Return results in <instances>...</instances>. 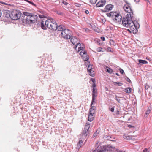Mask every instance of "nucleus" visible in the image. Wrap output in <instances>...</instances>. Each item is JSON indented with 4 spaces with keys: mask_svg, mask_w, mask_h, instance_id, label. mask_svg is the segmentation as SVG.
<instances>
[{
    "mask_svg": "<svg viewBox=\"0 0 152 152\" xmlns=\"http://www.w3.org/2000/svg\"><path fill=\"white\" fill-rule=\"evenodd\" d=\"M133 16L132 14H127L126 17L123 18L122 23L123 26L126 28H129L130 30L134 31L137 29V26L132 20Z\"/></svg>",
    "mask_w": 152,
    "mask_h": 152,
    "instance_id": "obj_1",
    "label": "nucleus"
},
{
    "mask_svg": "<svg viewBox=\"0 0 152 152\" xmlns=\"http://www.w3.org/2000/svg\"><path fill=\"white\" fill-rule=\"evenodd\" d=\"M45 23L47 27L53 30H57L62 32L65 29L63 25H60L58 26L55 21L52 18L48 19L45 21Z\"/></svg>",
    "mask_w": 152,
    "mask_h": 152,
    "instance_id": "obj_2",
    "label": "nucleus"
},
{
    "mask_svg": "<svg viewBox=\"0 0 152 152\" xmlns=\"http://www.w3.org/2000/svg\"><path fill=\"white\" fill-rule=\"evenodd\" d=\"M90 80L93 83V88L92 94V99L91 103V108L90 110L89 114L88 115V120L90 121H91L93 120L95 116V107L94 106H93V104L94 102L95 99V79H94L91 78Z\"/></svg>",
    "mask_w": 152,
    "mask_h": 152,
    "instance_id": "obj_3",
    "label": "nucleus"
},
{
    "mask_svg": "<svg viewBox=\"0 0 152 152\" xmlns=\"http://www.w3.org/2000/svg\"><path fill=\"white\" fill-rule=\"evenodd\" d=\"M23 14L25 16L23 20V22L28 24L33 23L37 21L38 19V16L31 13L23 12Z\"/></svg>",
    "mask_w": 152,
    "mask_h": 152,
    "instance_id": "obj_4",
    "label": "nucleus"
},
{
    "mask_svg": "<svg viewBox=\"0 0 152 152\" xmlns=\"http://www.w3.org/2000/svg\"><path fill=\"white\" fill-rule=\"evenodd\" d=\"M10 17V18L13 20H16L20 18L21 16V13L18 11L14 10L10 14H8L6 17Z\"/></svg>",
    "mask_w": 152,
    "mask_h": 152,
    "instance_id": "obj_5",
    "label": "nucleus"
},
{
    "mask_svg": "<svg viewBox=\"0 0 152 152\" xmlns=\"http://www.w3.org/2000/svg\"><path fill=\"white\" fill-rule=\"evenodd\" d=\"M61 35L62 37L66 39H70L72 36V32L69 29H65L61 32Z\"/></svg>",
    "mask_w": 152,
    "mask_h": 152,
    "instance_id": "obj_6",
    "label": "nucleus"
},
{
    "mask_svg": "<svg viewBox=\"0 0 152 152\" xmlns=\"http://www.w3.org/2000/svg\"><path fill=\"white\" fill-rule=\"evenodd\" d=\"M70 41L75 46V48H76L77 46H80L81 45L80 43L79 42L78 40L75 37H72L70 39Z\"/></svg>",
    "mask_w": 152,
    "mask_h": 152,
    "instance_id": "obj_7",
    "label": "nucleus"
},
{
    "mask_svg": "<svg viewBox=\"0 0 152 152\" xmlns=\"http://www.w3.org/2000/svg\"><path fill=\"white\" fill-rule=\"evenodd\" d=\"M80 54L84 61H87L88 60L89 57L88 56L86 51L82 50L80 52Z\"/></svg>",
    "mask_w": 152,
    "mask_h": 152,
    "instance_id": "obj_8",
    "label": "nucleus"
},
{
    "mask_svg": "<svg viewBox=\"0 0 152 152\" xmlns=\"http://www.w3.org/2000/svg\"><path fill=\"white\" fill-rule=\"evenodd\" d=\"M123 9L125 12L129 13L128 14L132 15L133 14L132 11L129 5L127 4L125 5L123 7Z\"/></svg>",
    "mask_w": 152,
    "mask_h": 152,
    "instance_id": "obj_9",
    "label": "nucleus"
},
{
    "mask_svg": "<svg viewBox=\"0 0 152 152\" xmlns=\"http://www.w3.org/2000/svg\"><path fill=\"white\" fill-rule=\"evenodd\" d=\"M97 148V152H103L106 151V145L99 146Z\"/></svg>",
    "mask_w": 152,
    "mask_h": 152,
    "instance_id": "obj_10",
    "label": "nucleus"
},
{
    "mask_svg": "<svg viewBox=\"0 0 152 152\" xmlns=\"http://www.w3.org/2000/svg\"><path fill=\"white\" fill-rule=\"evenodd\" d=\"M113 7V5L111 4L107 5L105 6V8L104 9V10H102V11L104 12L108 11L109 10H112Z\"/></svg>",
    "mask_w": 152,
    "mask_h": 152,
    "instance_id": "obj_11",
    "label": "nucleus"
},
{
    "mask_svg": "<svg viewBox=\"0 0 152 152\" xmlns=\"http://www.w3.org/2000/svg\"><path fill=\"white\" fill-rule=\"evenodd\" d=\"M106 1L105 0H101L99 1L96 4V6L97 7H103L105 4Z\"/></svg>",
    "mask_w": 152,
    "mask_h": 152,
    "instance_id": "obj_12",
    "label": "nucleus"
},
{
    "mask_svg": "<svg viewBox=\"0 0 152 152\" xmlns=\"http://www.w3.org/2000/svg\"><path fill=\"white\" fill-rule=\"evenodd\" d=\"M115 15H115L116 16L115 18V19L116 22H121V21L122 19L121 16L118 13H115Z\"/></svg>",
    "mask_w": 152,
    "mask_h": 152,
    "instance_id": "obj_13",
    "label": "nucleus"
},
{
    "mask_svg": "<svg viewBox=\"0 0 152 152\" xmlns=\"http://www.w3.org/2000/svg\"><path fill=\"white\" fill-rule=\"evenodd\" d=\"M115 149V148L114 147H113L110 145H109L107 146L106 145V150L108 151H114Z\"/></svg>",
    "mask_w": 152,
    "mask_h": 152,
    "instance_id": "obj_14",
    "label": "nucleus"
},
{
    "mask_svg": "<svg viewBox=\"0 0 152 152\" xmlns=\"http://www.w3.org/2000/svg\"><path fill=\"white\" fill-rule=\"evenodd\" d=\"M83 141L82 140H80L79 142H78L77 144V146L76 147V149L79 150L81 147L82 145L83 144Z\"/></svg>",
    "mask_w": 152,
    "mask_h": 152,
    "instance_id": "obj_15",
    "label": "nucleus"
},
{
    "mask_svg": "<svg viewBox=\"0 0 152 152\" xmlns=\"http://www.w3.org/2000/svg\"><path fill=\"white\" fill-rule=\"evenodd\" d=\"M88 134V131L84 130L82 133L83 137H86Z\"/></svg>",
    "mask_w": 152,
    "mask_h": 152,
    "instance_id": "obj_16",
    "label": "nucleus"
},
{
    "mask_svg": "<svg viewBox=\"0 0 152 152\" xmlns=\"http://www.w3.org/2000/svg\"><path fill=\"white\" fill-rule=\"evenodd\" d=\"M90 127V124L89 123H87L85 126V127L84 130H86V131H88V130L89 129Z\"/></svg>",
    "mask_w": 152,
    "mask_h": 152,
    "instance_id": "obj_17",
    "label": "nucleus"
},
{
    "mask_svg": "<svg viewBox=\"0 0 152 152\" xmlns=\"http://www.w3.org/2000/svg\"><path fill=\"white\" fill-rule=\"evenodd\" d=\"M105 68L106 69V71L110 73H111L113 71L110 68L108 67L107 66H105Z\"/></svg>",
    "mask_w": 152,
    "mask_h": 152,
    "instance_id": "obj_18",
    "label": "nucleus"
},
{
    "mask_svg": "<svg viewBox=\"0 0 152 152\" xmlns=\"http://www.w3.org/2000/svg\"><path fill=\"white\" fill-rule=\"evenodd\" d=\"M131 90L132 89L131 88L128 87L125 88L124 91L126 93H129L131 92Z\"/></svg>",
    "mask_w": 152,
    "mask_h": 152,
    "instance_id": "obj_19",
    "label": "nucleus"
},
{
    "mask_svg": "<svg viewBox=\"0 0 152 152\" xmlns=\"http://www.w3.org/2000/svg\"><path fill=\"white\" fill-rule=\"evenodd\" d=\"M89 72V75L91 76L94 77L95 75V72L94 70H92Z\"/></svg>",
    "mask_w": 152,
    "mask_h": 152,
    "instance_id": "obj_20",
    "label": "nucleus"
},
{
    "mask_svg": "<svg viewBox=\"0 0 152 152\" xmlns=\"http://www.w3.org/2000/svg\"><path fill=\"white\" fill-rule=\"evenodd\" d=\"M44 23L45 24L43 21H42L41 22V27L43 29H46V28L44 25Z\"/></svg>",
    "mask_w": 152,
    "mask_h": 152,
    "instance_id": "obj_21",
    "label": "nucleus"
},
{
    "mask_svg": "<svg viewBox=\"0 0 152 152\" xmlns=\"http://www.w3.org/2000/svg\"><path fill=\"white\" fill-rule=\"evenodd\" d=\"M138 61L140 64H146L148 63L146 61L142 60H139Z\"/></svg>",
    "mask_w": 152,
    "mask_h": 152,
    "instance_id": "obj_22",
    "label": "nucleus"
},
{
    "mask_svg": "<svg viewBox=\"0 0 152 152\" xmlns=\"http://www.w3.org/2000/svg\"><path fill=\"white\" fill-rule=\"evenodd\" d=\"M151 109H150L149 108H148V110L146 111V113L145 115V117H147L148 116V115L150 113Z\"/></svg>",
    "mask_w": 152,
    "mask_h": 152,
    "instance_id": "obj_23",
    "label": "nucleus"
},
{
    "mask_svg": "<svg viewBox=\"0 0 152 152\" xmlns=\"http://www.w3.org/2000/svg\"><path fill=\"white\" fill-rule=\"evenodd\" d=\"M124 138L128 140H130L131 139H132V137L129 135L124 136Z\"/></svg>",
    "mask_w": 152,
    "mask_h": 152,
    "instance_id": "obj_24",
    "label": "nucleus"
},
{
    "mask_svg": "<svg viewBox=\"0 0 152 152\" xmlns=\"http://www.w3.org/2000/svg\"><path fill=\"white\" fill-rule=\"evenodd\" d=\"M114 84L116 86H121L123 85V84L122 83L120 82H114Z\"/></svg>",
    "mask_w": 152,
    "mask_h": 152,
    "instance_id": "obj_25",
    "label": "nucleus"
},
{
    "mask_svg": "<svg viewBox=\"0 0 152 152\" xmlns=\"http://www.w3.org/2000/svg\"><path fill=\"white\" fill-rule=\"evenodd\" d=\"M92 65L90 64L88 65V67L87 70L89 72V71H90V70H93V69L92 68Z\"/></svg>",
    "mask_w": 152,
    "mask_h": 152,
    "instance_id": "obj_26",
    "label": "nucleus"
},
{
    "mask_svg": "<svg viewBox=\"0 0 152 152\" xmlns=\"http://www.w3.org/2000/svg\"><path fill=\"white\" fill-rule=\"evenodd\" d=\"M110 44L112 45H113L114 46L115 45V42L113 40H112V39L110 40Z\"/></svg>",
    "mask_w": 152,
    "mask_h": 152,
    "instance_id": "obj_27",
    "label": "nucleus"
},
{
    "mask_svg": "<svg viewBox=\"0 0 152 152\" xmlns=\"http://www.w3.org/2000/svg\"><path fill=\"white\" fill-rule=\"evenodd\" d=\"M115 13H116L115 12H111L110 14V16H115V17L116 16L115 15H115Z\"/></svg>",
    "mask_w": 152,
    "mask_h": 152,
    "instance_id": "obj_28",
    "label": "nucleus"
},
{
    "mask_svg": "<svg viewBox=\"0 0 152 152\" xmlns=\"http://www.w3.org/2000/svg\"><path fill=\"white\" fill-rule=\"evenodd\" d=\"M56 12L57 14L59 15H62L63 14L62 12L59 10L56 11Z\"/></svg>",
    "mask_w": 152,
    "mask_h": 152,
    "instance_id": "obj_29",
    "label": "nucleus"
},
{
    "mask_svg": "<svg viewBox=\"0 0 152 152\" xmlns=\"http://www.w3.org/2000/svg\"><path fill=\"white\" fill-rule=\"evenodd\" d=\"M104 138L105 139H106L107 140H109L110 139V138H111V137L108 136H107V135H106V136H104Z\"/></svg>",
    "mask_w": 152,
    "mask_h": 152,
    "instance_id": "obj_30",
    "label": "nucleus"
},
{
    "mask_svg": "<svg viewBox=\"0 0 152 152\" xmlns=\"http://www.w3.org/2000/svg\"><path fill=\"white\" fill-rule=\"evenodd\" d=\"M80 46H80H80L78 47V51H79L80 50L84 49V48L83 47H81Z\"/></svg>",
    "mask_w": 152,
    "mask_h": 152,
    "instance_id": "obj_31",
    "label": "nucleus"
},
{
    "mask_svg": "<svg viewBox=\"0 0 152 152\" xmlns=\"http://www.w3.org/2000/svg\"><path fill=\"white\" fill-rule=\"evenodd\" d=\"M125 79L129 82L131 83V81L127 77H126Z\"/></svg>",
    "mask_w": 152,
    "mask_h": 152,
    "instance_id": "obj_32",
    "label": "nucleus"
},
{
    "mask_svg": "<svg viewBox=\"0 0 152 152\" xmlns=\"http://www.w3.org/2000/svg\"><path fill=\"white\" fill-rule=\"evenodd\" d=\"M90 2L91 4H95V0H90Z\"/></svg>",
    "mask_w": 152,
    "mask_h": 152,
    "instance_id": "obj_33",
    "label": "nucleus"
},
{
    "mask_svg": "<svg viewBox=\"0 0 152 152\" xmlns=\"http://www.w3.org/2000/svg\"><path fill=\"white\" fill-rule=\"evenodd\" d=\"M63 3L65 5H68L69 6H70V4L68 3L66 1H63Z\"/></svg>",
    "mask_w": 152,
    "mask_h": 152,
    "instance_id": "obj_34",
    "label": "nucleus"
},
{
    "mask_svg": "<svg viewBox=\"0 0 152 152\" xmlns=\"http://www.w3.org/2000/svg\"><path fill=\"white\" fill-rule=\"evenodd\" d=\"M74 4L77 7H79L80 6V4L79 3H75Z\"/></svg>",
    "mask_w": 152,
    "mask_h": 152,
    "instance_id": "obj_35",
    "label": "nucleus"
},
{
    "mask_svg": "<svg viewBox=\"0 0 152 152\" xmlns=\"http://www.w3.org/2000/svg\"><path fill=\"white\" fill-rule=\"evenodd\" d=\"M118 98H119L116 97L115 98V99H116L117 101H118V102H119L120 103H121V101H120V99H118Z\"/></svg>",
    "mask_w": 152,
    "mask_h": 152,
    "instance_id": "obj_36",
    "label": "nucleus"
},
{
    "mask_svg": "<svg viewBox=\"0 0 152 152\" xmlns=\"http://www.w3.org/2000/svg\"><path fill=\"white\" fill-rule=\"evenodd\" d=\"M25 1L27 2H28V3L32 4L33 5H34V4L31 1H30L28 0H25Z\"/></svg>",
    "mask_w": 152,
    "mask_h": 152,
    "instance_id": "obj_37",
    "label": "nucleus"
},
{
    "mask_svg": "<svg viewBox=\"0 0 152 152\" xmlns=\"http://www.w3.org/2000/svg\"><path fill=\"white\" fill-rule=\"evenodd\" d=\"M119 71L120 72H121V73L123 74L124 73V70L122 69H121V68H120L119 69Z\"/></svg>",
    "mask_w": 152,
    "mask_h": 152,
    "instance_id": "obj_38",
    "label": "nucleus"
},
{
    "mask_svg": "<svg viewBox=\"0 0 152 152\" xmlns=\"http://www.w3.org/2000/svg\"><path fill=\"white\" fill-rule=\"evenodd\" d=\"M86 61V62L85 63V64L86 66H87L89 64L90 62H89V61H88V60L87 61Z\"/></svg>",
    "mask_w": 152,
    "mask_h": 152,
    "instance_id": "obj_39",
    "label": "nucleus"
},
{
    "mask_svg": "<svg viewBox=\"0 0 152 152\" xmlns=\"http://www.w3.org/2000/svg\"><path fill=\"white\" fill-rule=\"evenodd\" d=\"M115 152H122L121 151L118 150L116 148H115Z\"/></svg>",
    "mask_w": 152,
    "mask_h": 152,
    "instance_id": "obj_40",
    "label": "nucleus"
},
{
    "mask_svg": "<svg viewBox=\"0 0 152 152\" xmlns=\"http://www.w3.org/2000/svg\"><path fill=\"white\" fill-rule=\"evenodd\" d=\"M102 48H97V50L98 52H100L101 51Z\"/></svg>",
    "mask_w": 152,
    "mask_h": 152,
    "instance_id": "obj_41",
    "label": "nucleus"
},
{
    "mask_svg": "<svg viewBox=\"0 0 152 152\" xmlns=\"http://www.w3.org/2000/svg\"><path fill=\"white\" fill-rule=\"evenodd\" d=\"M107 50H108V51H110V52H111L112 51H111V48H110V47H108L107 48Z\"/></svg>",
    "mask_w": 152,
    "mask_h": 152,
    "instance_id": "obj_42",
    "label": "nucleus"
},
{
    "mask_svg": "<svg viewBox=\"0 0 152 152\" xmlns=\"http://www.w3.org/2000/svg\"><path fill=\"white\" fill-rule=\"evenodd\" d=\"M114 110V107H112L111 108L110 111L112 112H113Z\"/></svg>",
    "mask_w": 152,
    "mask_h": 152,
    "instance_id": "obj_43",
    "label": "nucleus"
},
{
    "mask_svg": "<svg viewBox=\"0 0 152 152\" xmlns=\"http://www.w3.org/2000/svg\"><path fill=\"white\" fill-rule=\"evenodd\" d=\"M143 152H148V149L147 148H145L144 150H143Z\"/></svg>",
    "mask_w": 152,
    "mask_h": 152,
    "instance_id": "obj_44",
    "label": "nucleus"
},
{
    "mask_svg": "<svg viewBox=\"0 0 152 152\" xmlns=\"http://www.w3.org/2000/svg\"><path fill=\"white\" fill-rule=\"evenodd\" d=\"M101 39L102 41H104L105 40V38L103 37H101Z\"/></svg>",
    "mask_w": 152,
    "mask_h": 152,
    "instance_id": "obj_45",
    "label": "nucleus"
},
{
    "mask_svg": "<svg viewBox=\"0 0 152 152\" xmlns=\"http://www.w3.org/2000/svg\"><path fill=\"white\" fill-rule=\"evenodd\" d=\"M99 130H97V131L96 132V134H98L99 133Z\"/></svg>",
    "mask_w": 152,
    "mask_h": 152,
    "instance_id": "obj_46",
    "label": "nucleus"
},
{
    "mask_svg": "<svg viewBox=\"0 0 152 152\" xmlns=\"http://www.w3.org/2000/svg\"><path fill=\"white\" fill-rule=\"evenodd\" d=\"M85 13L86 14H88L89 13V11L88 10H86L85 11Z\"/></svg>",
    "mask_w": 152,
    "mask_h": 152,
    "instance_id": "obj_47",
    "label": "nucleus"
},
{
    "mask_svg": "<svg viewBox=\"0 0 152 152\" xmlns=\"http://www.w3.org/2000/svg\"><path fill=\"white\" fill-rule=\"evenodd\" d=\"M145 89H148V86H145Z\"/></svg>",
    "mask_w": 152,
    "mask_h": 152,
    "instance_id": "obj_48",
    "label": "nucleus"
},
{
    "mask_svg": "<svg viewBox=\"0 0 152 152\" xmlns=\"http://www.w3.org/2000/svg\"><path fill=\"white\" fill-rule=\"evenodd\" d=\"M116 114H119V111L118 110H117L116 111Z\"/></svg>",
    "mask_w": 152,
    "mask_h": 152,
    "instance_id": "obj_49",
    "label": "nucleus"
},
{
    "mask_svg": "<svg viewBox=\"0 0 152 152\" xmlns=\"http://www.w3.org/2000/svg\"><path fill=\"white\" fill-rule=\"evenodd\" d=\"M1 10H0V17H1Z\"/></svg>",
    "mask_w": 152,
    "mask_h": 152,
    "instance_id": "obj_50",
    "label": "nucleus"
},
{
    "mask_svg": "<svg viewBox=\"0 0 152 152\" xmlns=\"http://www.w3.org/2000/svg\"><path fill=\"white\" fill-rule=\"evenodd\" d=\"M42 15H39V17H40V18H42L43 17H42Z\"/></svg>",
    "mask_w": 152,
    "mask_h": 152,
    "instance_id": "obj_51",
    "label": "nucleus"
},
{
    "mask_svg": "<svg viewBox=\"0 0 152 152\" xmlns=\"http://www.w3.org/2000/svg\"><path fill=\"white\" fill-rule=\"evenodd\" d=\"M105 90H106V91H107V90H108V89H107V87H105Z\"/></svg>",
    "mask_w": 152,
    "mask_h": 152,
    "instance_id": "obj_52",
    "label": "nucleus"
},
{
    "mask_svg": "<svg viewBox=\"0 0 152 152\" xmlns=\"http://www.w3.org/2000/svg\"><path fill=\"white\" fill-rule=\"evenodd\" d=\"M2 3L3 4H6V5H7V4H6L5 3V2H2Z\"/></svg>",
    "mask_w": 152,
    "mask_h": 152,
    "instance_id": "obj_53",
    "label": "nucleus"
},
{
    "mask_svg": "<svg viewBox=\"0 0 152 152\" xmlns=\"http://www.w3.org/2000/svg\"><path fill=\"white\" fill-rule=\"evenodd\" d=\"M116 75H117V76H119V74H118V73H116Z\"/></svg>",
    "mask_w": 152,
    "mask_h": 152,
    "instance_id": "obj_54",
    "label": "nucleus"
},
{
    "mask_svg": "<svg viewBox=\"0 0 152 152\" xmlns=\"http://www.w3.org/2000/svg\"><path fill=\"white\" fill-rule=\"evenodd\" d=\"M110 13H109V14H108V15H107L108 16H109V17H110Z\"/></svg>",
    "mask_w": 152,
    "mask_h": 152,
    "instance_id": "obj_55",
    "label": "nucleus"
},
{
    "mask_svg": "<svg viewBox=\"0 0 152 152\" xmlns=\"http://www.w3.org/2000/svg\"><path fill=\"white\" fill-rule=\"evenodd\" d=\"M139 0H137L136 1V2H137V3L139 1Z\"/></svg>",
    "mask_w": 152,
    "mask_h": 152,
    "instance_id": "obj_56",
    "label": "nucleus"
},
{
    "mask_svg": "<svg viewBox=\"0 0 152 152\" xmlns=\"http://www.w3.org/2000/svg\"><path fill=\"white\" fill-rule=\"evenodd\" d=\"M92 152H95V150H94Z\"/></svg>",
    "mask_w": 152,
    "mask_h": 152,
    "instance_id": "obj_57",
    "label": "nucleus"
},
{
    "mask_svg": "<svg viewBox=\"0 0 152 152\" xmlns=\"http://www.w3.org/2000/svg\"><path fill=\"white\" fill-rule=\"evenodd\" d=\"M94 134H95V133H94V135H93V137H95V136H94Z\"/></svg>",
    "mask_w": 152,
    "mask_h": 152,
    "instance_id": "obj_58",
    "label": "nucleus"
},
{
    "mask_svg": "<svg viewBox=\"0 0 152 152\" xmlns=\"http://www.w3.org/2000/svg\"><path fill=\"white\" fill-rule=\"evenodd\" d=\"M96 32H99V31H96Z\"/></svg>",
    "mask_w": 152,
    "mask_h": 152,
    "instance_id": "obj_59",
    "label": "nucleus"
},
{
    "mask_svg": "<svg viewBox=\"0 0 152 152\" xmlns=\"http://www.w3.org/2000/svg\"><path fill=\"white\" fill-rule=\"evenodd\" d=\"M128 30L129 31H130V30H129V29H128Z\"/></svg>",
    "mask_w": 152,
    "mask_h": 152,
    "instance_id": "obj_60",
    "label": "nucleus"
},
{
    "mask_svg": "<svg viewBox=\"0 0 152 152\" xmlns=\"http://www.w3.org/2000/svg\"><path fill=\"white\" fill-rule=\"evenodd\" d=\"M135 1V0H134Z\"/></svg>",
    "mask_w": 152,
    "mask_h": 152,
    "instance_id": "obj_61",
    "label": "nucleus"
}]
</instances>
